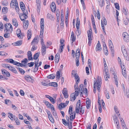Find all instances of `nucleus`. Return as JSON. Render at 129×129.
I'll return each instance as SVG.
<instances>
[{
    "label": "nucleus",
    "mask_w": 129,
    "mask_h": 129,
    "mask_svg": "<svg viewBox=\"0 0 129 129\" xmlns=\"http://www.w3.org/2000/svg\"><path fill=\"white\" fill-rule=\"evenodd\" d=\"M1 71L3 74L6 75L8 77L10 76V74L7 71L4 69H2Z\"/></svg>",
    "instance_id": "f3484780"
},
{
    "label": "nucleus",
    "mask_w": 129,
    "mask_h": 129,
    "mask_svg": "<svg viewBox=\"0 0 129 129\" xmlns=\"http://www.w3.org/2000/svg\"><path fill=\"white\" fill-rule=\"evenodd\" d=\"M23 27L25 29H26L28 26V20H25L23 22Z\"/></svg>",
    "instance_id": "dca6fc26"
},
{
    "label": "nucleus",
    "mask_w": 129,
    "mask_h": 129,
    "mask_svg": "<svg viewBox=\"0 0 129 129\" xmlns=\"http://www.w3.org/2000/svg\"><path fill=\"white\" fill-rule=\"evenodd\" d=\"M75 39L76 37H74V32L72 31V32L71 36V40L72 41V43H73V42L75 41Z\"/></svg>",
    "instance_id": "cd10ccee"
},
{
    "label": "nucleus",
    "mask_w": 129,
    "mask_h": 129,
    "mask_svg": "<svg viewBox=\"0 0 129 129\" xmlns=\"http://www.w3.org/2000/svg\"><path fill=\"white\" fill-rule=\"evenodd\" d=\"M74 77H75V79L76 81V84H75L76 85V87H78L77 84L79 82L80 79L79 76L77 73H75L74 75Z\"/></svg>",
    "instance_id": "ddd939ff"
},
{
    "label": "nucleus",
    "mask_w": 129,
    "mask_h": 129,
    "mask_svg": "<svg viewBox=\"0 0 129 129\" xmlns=\"http://www.w3.org/2000/svg\"><path fill=\"white\" fill-rule=\"evenodd\" d=\"M28 59L29 60H33V58L32 57L31 52L30 51H28L27 53Z\"/></svg>",
    "instance_id": "5701e85b"
},
{
    "label": "nucleus",
    "mask_w": 129,
    "mask_h": 129,
    "mask_svg": "<svg viewBox=\"0 0 129 129\" xmlns=\"http://www.w3.org/2000/svg\"><path fill=\"white\" fill-rule=\"evenodd\" d=\"M60 57V55L58 53H57L55 55V62L58 63L59 61Z\"/></svg>",
    "instance_id": "4be33fe9"
},
{
    "label": "nucleus",
    "mask_w": 129,
    "mask_h": 129,
    "mask_svg": "<svg viewBox=\"0 0 129 129\" xmlns=\"http://www.w3.org/2000/svg\"><path fill=\"white\" fill-rule=\"evenodd\" d=\"M60 76V73L58 71L57 72L56 74V78L58 79H59Z\"/></svg>",
    "instance_id": "69168bd1"
},
{
    "label": "nucleus",
    "mask_w": 129,
    "mask_h": 129,
    "mask_svg": "<svg viewBox=\"0 0 129 129\" xmlns=\"http://www.w3.org/2000/svg\"><path fill=\"white\" fill-rule=\"evenodd\" d=\"M121 68L122 75L124 77L126 78V75L125 71L126 69L124 65L123 64V66H121Z\"/></svg>",
    "instance_id": "f8f14e48"
},
{
    "label": "nucleus",
    "mask_w": 129,
    "mask_h": 129,
    "mask_svg": "<svg viewBox=\"0 0 129 129\" xmlns=\"http://www.w3.org/2000/svg\"><path fill=\"white\" fill-rule=\"evenodd\" d=\"M114 5L115 6V8L118 10H119V7L118 4L117 3H114Z\"/></svg>",
    "instance_id": "e2e57ef3"
},
{
    "label": "nucleus",
    "mask_w": 129,
    "mask_h": 129,
    "mask_svg": "<svg viewBox=\"0 0 129 129\" xmlns=\"http://www.w3.org/2000/svg\"><path fill=\"white\" fill-rule=\"evenodd\" d=\"M38 61L39 60H38L37 62L36 61V62H35V68H34V71H37L38 70Z\"/></svg>",
    "instance_id": "c756f323"
},
{
    "label": "nucleus",
    "mask_w": 129,
    "mask_h": 129,
    "mask_svg": "<svg viewBox=\"0 0 129 129\" xmlns=\"http://www.w3.org/2000/svg\"><path fill=\"white\" fill-rule=\"evenodd\" d=\"M31 30H28L27 32V36L28 40H29L31 38Z\"/></svg>",
    "instance_id": "7c9ffc66"
},
{
    "label": "nucleus",
    "mask_w": 129,
    "mask_h": 129,
    "mask_svg": "<svg viewBox=\"0 0 129 129\" xmlns=\"http://www.w3.org/2000/svg\"><path fill=\"white\" fill-rule=\"evenodd\" d=\"M44 31L43 30H40L39 37L41 39V43H44V40L43 39V34L44 33Z\"/></svg>",
    "instance_id": "6ab92c4d"
},
{
    "label": "nucleus",
    "mask_w": 129,
    "mask_h": 129,
    "mask_svg": "<svg viewBox=\"0 0 129 129\" xmlns=\"http://www.w3.org/2000/svg\"><path fill=\"white\" fill-rule=\"evenodd\" d=\"M28 14L27 10H25L24 11L23 13L20 14L19 15V16L20 19L22 21H23L28 18L27 15Z\"/></svg>",
    "instance_id": "20e7f679"
},
{
    "label": "nucleus",
    "mask_w": 129,
    "mask_h": 129,
    "mask_svg": "<svg viewBox=\"0 0 129 129\" xmlns=\"http://www.w3.org/2000/svg\"><path fill=\"white\" fill-rule=\"evenodd\" d=\"M12 21L13 24L15 26V27H17L18 26L17 20L15 19H13Z\"/></svg>",
    "instance_id": "c85d7f7f"
},
{
    "label": "nucleus",
    "mask_w": 129,
    "mask_h": 129,
    "mask_svg": "<svg viewBox=\"0 0 129 129\" xmlns=\"http://www.w3.org/2000/svg\"><path fill=\"white\" fill-rule=\"evenodd\" d=\"M6 61L7 62H9L11 63H13L14 62V60L12 59H7L6 60Z\"/></svg>",
    "instance_id": "5fc2aeb1"
},
{
    "label": "nucleus",
    "mask_w": 129,
    "mask_h": 129,
    "mask_svg": "<svg viewBox=\"0 0 129 129\" xmlns=\"http://www.w3.org/2000/svg\"><path fill=\"white\" fill-rule=\"evenodd\" d=\"M122 12L125 15H127L128 13V12L127 9H125L124 8L123 9Z\"/></svg>",
    "instance_id": "de8ad7c7"
},
{
    "label": "nucleus",
    "mask_w": 129,
    "mask_h": 129,
    "mask_svg": "<svg viewBox=\"0 0 129 129\" xmlns=\"http://www.w3.org/2000/svg\"><path fill=\"white\" fill-rule=\"evenodd\" d=\"M82 87V91H83V92H84V93L85 95H87V89L86 88H84V89L83 85V86Z\"/></svg>",
    "instance_id": "ea45409f"
},
{
    "label": "nucleus",
    "mask_w": 129,
    "mask_h": 129,
    "mask_svg": "<svg viewBox=\"0 0 129 129\" xmlns=\"http://www.w3.org/2000/svg\"><path fill=\"white\" fill-rule=\"evenodd\" d=\"M87 33L88 39H90V38H91V35L92 33L91 32V31L90 30L87 31Z\"/></svg>",
    "instance_id": "79ce46f5"
},
{
    "label": "nucleus",
    "mask_w": 129,
    "mask_h": 129,
    "mask_svg": "<svg viewBox=\"0 0 129 129\" xmlns=\"http://www.w3.org/2000/svg\"><path fill=\"white\" fill-rule=\"evenodd\" d=\"M4 37L7 38H9L10 37V34L9 33H6L4 35Z\"/></svg>",
    "instance_id": "09e8293b"
},
{
    "label": "nucleus",
    "mask_w": 129,
    "mask_h": 129,
    "mask_svg": "<svg viewBox=\"0 0 129 129\" xmlns=\"http://www.w3.org/2000/svg\"><path fill=\"white\" fill-rule=\"evenodd\" d=\"M104 0H102L101 1V0L99 1L98 2L100 6L101 7H102L104 5Z\"/></svg>",
    "instance_id": "2f4dec72"
},
{
    "label": "nucleus",
    "mask_w": 129,
    "mask_h": 129,
    "mask_svg": "<svg viewBox=\"0 0 129 129\" xmlns=\"http://www.w3.org/2000/svg\"><path fill=\"white\" fill-rule=\"evenodd\" d=\"M10 64L3 63L2 64V66L3 67L6 68H8Z\"/></svg>",
    "instance_id": "8fccbe9b"
},
{
    "label": "nucleus",
    "mask_w": 129,
    "mask_h": 129,
    "mask_svg": "<svg viewBox=\"0 0 129 129\" xmlns=\"http://www.w3.org/2000/svg\"><path fill=\"white\" fill-rule=\"evenodd\" d=\"M2 46V48H5L6 47H8L10 45V44L9 43H6L4 44H1Z\"/></svg>",
    "instance_id": "4c0bfd02"
},
{
    "label": "nucleus",
    "mask_w": 129,
    "mask_h": 129,
    "mask_svg": "<svg viewBox=\"0 0 129 129\" xmlns=\"http://www.w3.org/2000/svg\"><path fill=\"white\" fill-rule=\"evenodd\" d=\"M107 22L106 20L105 17H103L102 19L101 20V26L102 29L104 32H105V29L104 27V25H106Z\"/></svg>",
    "instance_id": "423d86ee"
},
{
    "label": "nucleus",
    "mask_w": 129,
    "mask_h": 129,
    "mask_svg": "<svg viewBox=\"0 0 129 129\" xmlns=\"http://www.w3.org/2000/svg\"><path fill=\"white\" fill-rule=\"evenodd\" d=\"M17 69L19 70V71L21 74H24V73H25V72L21 68H20L19 67H18L17 68Z\"/></svg>",
    "instance_id": "a18cd8bd"
},
{
    "label": "nucleus",
    "mask_w": 129,
    "mask_h": 129,
    "mask_svg": "<svg viewBox=\"0 0 129 129\" xmlns=\"http://www.w3.org/2000/svg\"><path fill=\"white\" fill-rule=\"evenodd\" d=\"M44 103L47 106V107L49 108L51 106H52V105L50 103L46 101H43Z\"/></svg>",
    "instance_id": "473e14b6"
},
{
    "label": "nucleus",
    "mask_w": 129,
    "mask_h": 129,
    "mask_svg": "<svg viewBox=\"0 0 129 129\" xmlns=\"http://www.w3.org/2000/svg\"><path fill=\"white\" fill-rule=\"evenodd\" d=\"M76 86V85H75L74 86L75 92L72 93L71 94L70 99L71 101H74L76 99V97L78 95L79 92L81 96H82L83 94V91H82V87L83 86V84H80L79 86V88Z\"/></svg>",
    "instance_id": "f257e3e1"
},
{
    "label": "nucleus",
    "mask_w": 129,
    "mask_h": 129,
    "mask_svg": "<svg viewBox=\"0 0 129 129\" xmlns=\"http://www.w3.org/2000/svg\"><path fill=\"white\" fill-rule=\"evenodd\" d=\"M44 27V23H40V30H43Z\"/></svg>",
    "instance_id": "6e6d98bb"
},
{
    "label": "nucleus",
    "mask_w": 129,
    "mask_h": 129,
    "mask_svg": "<svg viewBox=\"0 0 129 129\" xmlns=\"http://www.w3.org/2000/svg\"><path fill=\"white\" fill-rule=\"evenodd\" d=\"M13 117L16 124L17 125H19L20 124V122L17 117L15 116H13Z\"/></svg>",
    "instance_id": "f704fd0d"
},
{
    "label": "nucleus",
    "mask_w": 129,
    "mask_h": 129,
    "mask_svg": "<svg viewBox=\"0 0 129 129\" xmlns=\"http://www.w3.org/2000/svg\"><path fill=\"white\" fill-rule=\"evenodd\" d=\"M64 46V45L63 44L60 46V50H59L60 53L62 52L63 51V47Z\"/></svg>",
    "instance_id": "338daca9"
},
{
    "label": "nucleus",
    "mask_w": 129,
    "mask_h": 129,
    "mask_svg": "<svg viewBox=\"0 0 129 129\" xmlns=\"http://www.w3.org/2000/svg\"><path fill=\"white\" fill-rule=\"evenodd\" d=\"M47 77L49 79H53L55 77V76H54L53 74H51L47 76Z\"/></svg>",
    "instance_id": "37998d69"
},
{
    "label": "nucleus",
    "mask_w": 129,
    "mask_h": 129,
    "mask_svg": "<svg viewBox=\"0 0 129 129\" xmlns=\"http://www.w3.org/2000/svg\"><path fill=\"white\" fill-rule=\"evenodd\" d=\"M105 94L107 98L108 99H109L110 98V97L108 93V92L106 91L105 92Z\"/></svg>",
    "instance_id": "bf43d9fd"
},
{
    "label": "nucleus",
    "mask_w": 129,
    "mask_h": 129,
    "mask_svg": "<svg viewBox=\"0 0 129 129\" xmlns=\"http://www.w3.org/2000/svg\"><path fill=\"white\" fill-rule=\"evenodd\" d=\"M5 27L7 31H10L11 32L13 31V28L12 25L10 23H7L5 25Z\"/></svg>",
    "instance_id": "0eeeda50"
},
{
    "label": "nucleus",
    "mask_w": 129,
    "mask_h": 129,
    "mask_svg": "<svg viewBox=\"0 0 129 129\" xmlns=\"http://www.w3.org/2000/svg\"><path fill=\"white\" fill-rule=\"evenodd\" d=\"M17 3V0L12 1L10 4V7L12 8H14V7L16 5Z\"/></svg>",
    "instance_id": "aec40b11"
},
{
    "label": "nucleus",
    "mask_w": 129,
    "mask_h": 129,
    "mask_svg": "<svg viewBox=\"0 0 129 129\" xmlns=\"http://www.w3.org/2000/svg\"><path fill=\"white\" fill-rule=\"evenodd\" d=\"M22 41H18L16 42L13 43L12 45L14 46H20L22 44Z\"/></svg>",
    "instance_id": "b1692460"
},
{
    "label": "nucleus",
    "mask_w": 129,
    "mask_h": 129,
    "mask_svg": "<svg viewBox=\"0 0 129 129\" xmlns=\"http://www.w3.org/2000/svg\"><path fill=\"white\" fill-rule=\"evenodd\" d=\"M42 45L41 52L42 55H44L46 53V47L44 43H41Z\"/></svg>",
    "instance_id": "6e6552de"
},
{
    "label": "nucleus",
    "mask_w": 129,
    "mask_h": 129,
    "mask_svg": "<svg viewBox=\"0 0 129 129\" xmlns=\"http://www.w3.org/2000/svg\"><path fill=\"white\" fill-rule=\"evenodd\" d=\"M1 3L4 6H6L8 4V2L7 1L5 0L1 2Z\"/></svg>",
    "instance_id": "49530a36"
},
{
    "label": "nucleus",
    "mask_w": 129,
    "mask_h": 129,
    "mask_svg": "<svg viewBox=\"0 0 129 129\" xmlns=\"http://www.w3.org/2000/svg\"><path fill=\"white\" fill-rule=\"evenodd\" d=\"M62 121L63 123L65 126H67V125H68L69 126V123L68 121L67 122L66 120L64 119H62Z\"/></svg>",
    "instance_id": "a19ab883"
},
{
    "label": "nucleus",
    "mask_w": 129,
    "mask_h": 129,
    "mask_svg": "<svg viewBox=\"0 0 129 129\" xmlns=\"http://www.w3.org/2000/svg\"><path fill=\"white\" fill-rule=\"evenodd\" d=\"M121 125L122 126L123 129H128L126 127V125L124 122L121 123Z\"/></svg>",
    "instance_id": "4d7b16f0"
},
{
    "label": "nucleus",
    "mask_w": 129,
    "mask_h": 129,
    "mask_svg": "<svg viewBox=\"0 0 129 129\" xmlns=\"http://www.w3.org/2000/svg\"><path fill=\"white\" fill-rule=\"evenodd\" d=\"M63 10H62L61 12V21H64V17H63Z\"/></svg>",
    "instance_id": "58836bf2"
},
{
    "label": "nucleus",
    "mask_w": 129,
    "mask_h": 129,
    "mask_svg": "<svg viewBox=\"0 0 129 129\" xmlns=\"http://www.w3.org/2000/svg\"><path fill=\"white\" fill-rule=\"evenodd\" d=\"M95 83H96V87H97L98 90L99 92L100 90L101 85L102 83V79L101 77L98 76L97 79V80L96 82L95 81Z\"/></svg>",
    "instance_id": "7ed1b4c3"
},
{
    "label": "nucleus",
    "mask_w": 129,
    "mask_h": 129,
    "mask_svg": "<svg viewBox=\"0 0 129 129\" xmlns=\"http://www.w3.org/2000/svg\"><path fill=\"white\" fill-rule=\"evenodd\" d=\"M12 64L15 65L19 66L20 64H21V63L18 62L14 60V62Z\"/></svg>",
    "instance_id": "864d4df0"
},
{
    "label": "nucleus",
    "mask_w": 129,
    "mask_h": 129,
    "mask_svg": "<svg viewBox=\"0 0 129 129\" xmlns=\"http://www.w3.org/2000/svg\"><path fill=\"white\" fill-rule=\"evenodd\" d=\"M21 31L19 29H18L16 31V34L18 37L19 38H21L22 37L21 36Z\"/></svg>",
    "instance_id": "a878e982"
},
{
    "label": "nucleus",
    "mask_w": 129,
    "mask_h": 129,
    "mask_svg": "<svg viewBox=\"0 0 129 129\" xmlns=\"http://www.w3.org/2000/svg\"><path fill=\"white\" fill-rule=\"evenodd\" d=\"M39 41L38 37H35L31 42V44L33 45V43L38 44Z\"/></svg>",
    "instance_id": "412c9836"
},
{
    "label": "nucleus",
    "mask_w": 129,
    "mask_h": 129,
    "mask_svg": "<svg viewBox=\"0 0 129 129\" xmlns=\"http://www.w3.org/2000/svg\"><path fill=\"white\" fill-rule=\"evenodd\" d=\"M39 53H37L35 54L34 56V59H37L39 57Z\"/></svg>",
    "instance_id": "3c124183"
},
{
    "label": "nucleus",
    "mask_w": 129,
    "mask_h": 129,
    "mask_svg": "<svg viewBox=\"0 0 129 129\" xmlns=\"http://www.w3.org/2000/svg\"><path fill=\"white\" fill-rule=\"evenodd\" d=\"M80 104L81 101L80 100H79L76 104V108L75 112H76L78 113L79 112L80 109Z\"/></svg>",
    "instance_id": "1a4fd4ad"
},
{
    "label": "nucleus",
    "mask_w": 129,
    "mask_h": 129,
    "mask_svg": "<svg viewBox=\"0 0 129 129\" xmlns=\"http://www.w3.org/2000/svg\"><path fill=\"white\" fill-rule=\"evenodd\" d=\"M80 21L79 18H77L76 20V25H80Z\"/></svg>",
    "instance_id": "774afa93"
},
{
    "label": "nucleus",
    "mask_w": 129,
    "mask_h": 129,
    "mask_svg": "<svg viewBox=\"0 0 129 129\" xmlns=\"http://www.w3.org/2000/svg\"><path fill=\"white\" fill-rule=\"evenodd\" d=\"M88 100H87L86 102V107L87 109H89L90 107V102L89 101V99H88Z\"/></svg>",
    "instance_id": "72a5a7b5"
},
{
    "label": "nucleus",
    "mask_w": 129,
    "mask_h": 129,
    "mask_svg": "<svg viewBox=\"0 0 129 129\" xmlns=\"http://www.w3.org/2000/svg\"><path fill=\"white\" fill-rule=\"evenodd\" d=\"M25 79L28 82H32L33 79L31 77L28 75H26L24 77Z\"/></svg>",
    "instance_id": "4468645a"
},
{
    "label": "nucleus",
    "mask_w": 129,
    "mask_h": 129,
    "mask_svg": "<svg viewBox=\"0 0 129 129\" xmlns=\"http://www.w3.org/2000/svg\"><path fill=\"white\" fill-rule=\"evenodd\" d=\"M114 78L115 79V84L117 87H118V81L117 79V76L116 75H114Z\"/></svg>",
    "instance_id": "c03bdc74"
},
{
    "label": "nucleus",
    "mask_w": 129,
    "mask_h": 129,
    "mask_svg": "<svg viewBox=\"0 0 129 129\" xmlns=\"http://www.w3.org/2000/svg\"><path fill=\"white\" fill-rule=\"evenodd\" d=\"M121 50L123 55H126L127 52L125 50V47L124 46H122L121 47Z\"/></svg>",
    "instance_id": "bb28decb"
},
{
    "label": "nucleus",
    "mask_w": 129,
    "mask_h": 129,
    "mask_svg": "<svg viewBox=\"0 0 129 129\" xmlns=\"http://www.w3.org/2000/svg\"><path fill=\"white\" fill-rule=\"evenodd\" d=\"M49 86H53L54 87H56L57 86V83L55 82L50 83H49Z\"/></svg>",
    "instance_id": "e433bc0d"
},
{
    "label": "nucleus",
    "mask_w": 129,
    "mask_h": 129,
    "mask_svg": "<svg viewBox=\"0 0 129 129\" xmlns=\"http://www.w3.org/2000/svg\"><path fill=\"white\" fill-rule=\"evenodd\" d=\"M8 114L9 115L8 116L9 118H10L12 120H13L14 118H13V114L12 113H8Z\"/></svg>",
    "instance_id": "603ef678"
},
{
    "label": "nucleus",
    "mask_w": 129,
    "mask_h": 129,
    "mask_svg": "<svg viewBox=\"0 0 129 129\" xmlns=\"http://www.w3.org/2000/svg\"><path fill=\"white\" fill-rule=\"evenodd\" d=\"M107 71H106V70H105V74L104 75V78L105 80L107 81L108 80L107 78H109V74L108 73Z\"/></svg>",
    "instance_id": "393cba45"
},
{
    "label": "nucleus",
    "mask_w": 129,
    "mask_h": 129,
    "mask_svg": "<svg viewBox=\"0 0 129 129\" xmlns=\"http://www.w3.org/2000/svg\"><path fill=\"white\" fill-rule=\"evenodd\" d=\"M103 50L105 53V54L107 55L108 54V50L107 48H105L104 49H103Z\"/></svg>",
    "instance_id": "13d9d810"
},
{
    "label": "nucleus",
    "mask_w": 129,
    "mask_h": 129,
    "mask_svg": "<svg viewBox=\"0 0 129 129\" xmlns=\"http://www.w3.org/2000/svg\"><path fill=\"white\" fill-rule=\"evenodd\" d=\"M80 109V112L82 114H83L84 113L85 111L84 109L82 108V106H81Z\"/></svg>",
    "instance_id": "680f3d73"
},
{
    "label": "nucleus",
    "mask_w": 129,
    "mask_h": 129,
    "mask_svg": "<svg viewBox=\"0 0 129 129\" xmlns=\"http://www.w3.org/2000/svg\"><path fill=\"white\" fill-rule=\"evenodd\" d=\"M96 83H95V81L94 82V86H93V92L95 93L96 92Z\"/></svg>",
    "instance_id": "0e129e2a"
},
{
    "label": "nucleus",
    "mask_w": 129,
    "mask_h": 129,
    "mask_svg": "<svg viewBox=\"0 0 129 129\" xmlns=\"http://www.w3.org/2000/svg\"><path fill=\"white\" fill-rule=\"evenodd\" d=\"M47 17L48 19L52 20V19L54 18V16L51 14L48 13L47 15Z\"/></svg>",
    "instance_id": "c9c22d12"
},
{
    "label": "nucleus",
    "mask_w": 129,
    "mask_h": 129,
    "mask_svg": "<svg viewBox=\"0 0 129 129\" xmlns=\"http://www.w3.org/2000/svg\"><path fill=\"white\" fill-rule=\"evenodd\" d=\"M49 97V99L51 102L52 104H54L55 103V101L53 98L51 96Z\"/></svg>",
    "instance_id": "052dcab7"
},
{
    "label": "nucleus",
    "mask_w": 129,
    "mask_h": 129,
    "mask_svg": "<svg viewBox=\"0 0 129 129\" xmlns=\"http://www.w3.org/2000/svg\"><path fill=\"white\" fill-rule=\"evenodd\" d=\"M124 41L126 42L129 41V36L128 34L126 32H124L122 35Z\"/></svg>",
    "instance_id": "39448f33"
},
{
    "label": "nucleus",
    "mask_w": 129,
    "mask_h": 129,
    "mask_svg": "<svg viewBox=\"0 0 129 129\" xmlns=\"http://www.w3.org/2000/svg\"><path fill=\"white\" fill-rule=\"evenodd\" d=\"M50 7L52 11L53 12H54L55 10L56 9V5L55 3L54 2H52L50 5Z\"/></svg>",
    "instance_id": "a211bd4d"
},
{
    "label": "nucleus",
    "mask_w": 129,
    "mask_h": 129,
    "mask_svg": "<svg viewBox=\"0 0 129 129\" xmlns=\"http://www.w3.org/2000/svg\"><path fill=\"white\" fill-rule=\"evenodd\" d=\"M109 46L110 49L111 50V54H112L113 56L114 55V50L113 49V45L112 41L110 40L109 41Z\"/></svg>",
    "instance_id": "9d476101"
},
{
    "label": "nucleus",
    "mask_w": 129,
    "mask_h": 129,
    "mask_svg": "<svg viewBox=\"0 0 129 129\" xmlns=\"http://www.w3.org/2000/svg\"><path fill=\"white\" fill-rule=\"evenodd\" d=\"M102 50V48H101V45L99 41H98L96 47V51H100Z\"/></svg>",
    "instance_id": "2eb2a0df"
},
{
    "label": "nucleus",
    "mask_w": 129,
    "mask_h": 129,
    "mask_svg": "<svg viewBox=\"0 0 129 129\" xmlns=\"http://www.w3.org/2000/svg\"><path fill=\"white\" fill-rule=\"evenodd\" d=\"M73 106H70L69 108V113L70 114V121L73 120L75 118L76 116V113L74 111L73 112Z\"/></svg>",
    "instance_id": "f03ea898"
},
{
    "label": "nucleus",
    "mask_w": 129,
    "mask_h": 129,
    "mask_svg": "<svg viewBox=\"0 0 129 129\" xmlns=\"http://www.w3.org/2000/svg\"><path fill=\"white\" fill-rule=\"evenodd\" d=\"M62 92L64 98H67L68 97V91L66 88H63L62 90Z\"/></svg>",
    "instance_id": "9b49d317"
}]
</instances>
